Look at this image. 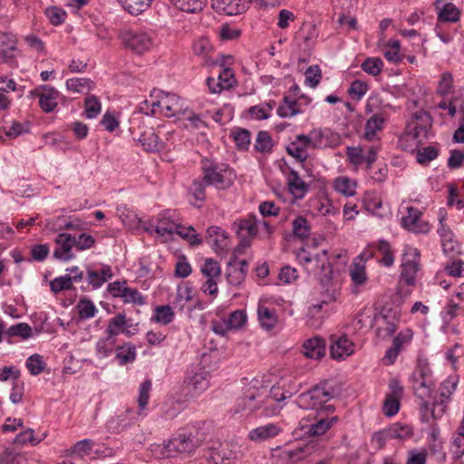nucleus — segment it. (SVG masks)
Returning a JSON list of instances; mask_svg holds the SVG:
<instances>
[{
  "instance_id": "obj_1",
  "label": "nucleus",
  "mask_w": 464,
  "mask_h": 464,
  "mask_svg": "<svg viewBox=\"0 0 464 464\" xmlns=\"http://www.w3.org/2000/svg\"><path fill=\"white\" fill-rule=\"evenodd\" d=\"M151 385L150 380H145L140 383L139 387L138 411L128 408L125 411L111 417L107 421V428L111 432L120 433L138 420L139 417L142 414V411L146 409V406L149 403Z\"/></svg>"
},
{
  "instance_id": "obj_2",
  "label": "nucleus",
  "mask_w": 464,
  "mask_h": 464,
  "mask_svg": "<svg viewBox=\"0 0 464 464\" xmlns=\"http://www.w3.org/2000/svg\"><path fill=\"white\" fill-rule=\"evenodd\" d=\"M334 389L329 381L324 380L313 386L307 392L299 394L295 401L301 409L334 412V407L331 404H326L334 397Z\"/></svg>"
},
{
  "instance_id": "obj_3",
  "label": "nucleus",
  "mask_w": 464,
  "mask_h": 464,
  "mask_svg": "<svg viewBox=\"0 0 464 464\" xmlns=\"http://www.w3.org/2000/svg\"><path fill=\"white\" fill-rule=\"evenodd\" d=\"M201 169L207 184L215 186L218 189L229 188L236 177L227 164L218 163L207 158L201 160Z\"/></svg>"
},
{
  "instance_id": "obj_4",
  "label": "nucleus",
  "mask_w": 464,
  "mask_h": 464,
  "mask_svg": "<svg viewBox=\"0 0 464 464\" xmlns=\"http://www.w3.org/2000/svg\"><path fill=\"white\" fill-rule=\"evenodd\" d=\"M160 95L158 96V100L152 102V109L150 111H146L143 106L140 107V111L145 114L154 113V107L158 106L166 117H179L185 116L188 112V106L185 104L184 100L174 93H165L160 92Z\"/></svg>"
},
{
  "instance_id": "obj_5",
  "label": "nucleus",
  "mask_w": 464,
  "mask_h": 464,
  "mask_svg": "<svg viewBox=\"0 0 464 464\" xmlns=\"http://www.w3.org/2000/svg\"><path fill=\"white\" fill-rule=\"evenodd\" d=\"M414 395L420 400V418L422 421L430 420V401L435 389L434 380L417 379L411 377Z\"/></svg>"
},
{
  "instance_id": "obj_6",
  "label": "nucleus",
  "mask_w": 464,
  "mask_h": 464,
  "mask_svg": "<svg viewBox=\"0 0 464 464\" xmlns=\"http://www.w3.org/2000/svg\"><path fill=\"white\" fill-rule=\"evenodd\" d=\"M457 382L447 379L442 382L439 388V395H432V402H430V418L440 419L446 411L447 404L456 390Z\"/></svg>"
},
{
  "instance_id": "obj_7",
  "label": "nucleus",
  "mask_w": 464,
  "mask_h": 464,
  "mask_svg": "<svg viewBox=\"0 0 464 464\" xmlns=\"http://www.w3.org/2000/svg\"><path fill=\"white\" fill-rule=\"evenodd\" d=\"M122 41L127 48L142 54L150 50L154 37L151 33L143 30H128L122 34Z\"/></svg>"
},
{
  "instance_id": "obj_8",
  "label": "nucleus",
  "mask_w": 464,
  "mask_h": 464,
  "mask_svg": "<svg viewBox=\"0 0 464 464\" xmlns=\"http://www.w3.org/2000/svg\"><path fill=\"white\" fill-rule=\"evenodd\" d=\"M327 255L328 252L326 250H323L321 254H317L315 256L316 263L318 266H321L322 271L324 272V274L320 276V284L326 295V299L323 301L324 304L334 301L336 299L337 294V287L336 285L333 282V270L328 262Z\"/></svg>"
},
{
  "instance_id": "obj_9",
  "label": "nucleus",
  "mask_w": 464,
  "mask_h": 464,
  "mask_svg": "<svg viewBox=\"0 0 464 464\" xmlns=\"http://www.w3.org/2000/svg\"><path fill=\"white\" fill-rule=\"evenodd\" d=\"M208 373L203 368L196 367L187 372L184 380V389L187 390L186 396L196 397L208 389L209 381Z\"/></svg>"
},
{
  "instance_id": "obj_10",
  "label": "nucleus",
  "mask_w": 464,
  "mask_h": 464,
  "mask_svg": "<svg viewBox=\"0 0 464 464\" xmlns=\"http://www.w3.org/2000/svg\"><path fill=\"white\" fill-rule=\"evenodd\" d=\"M420 268V253L418 249L409 247L402 256L401 282L407 285H415L416 274Z\"/></svg>"
},
{
  "instance_id": "obj_11",
  "label": "nucleus",
  "mask_w": 464,
  "mask_h": 464,
  "mask_svg": "<svg viewBox=\"0 0 464 464\" xmlns=\"http://www.w3.org/2000/svg\"><path fill=\"white\" fill-rule=\"evenodd\" d=\"M19 54L17 39L12 34H4L0 37V59L13 67L18 66L16 57Z\"/></svg>"
},
{
  "instance_id": "obj_12",
  "label": "nucleus",
  "mask_w": 464,
  "mask_h": 464,
  "mask_svg": "<svg viewBox=\"0 0 464 464\" xmlns=\"http://www.w3.org/2000/svg\"><path fill=\"white\" fill-rule=\"evenodd\" d=\"M205 457L211 464H232L237 454L228 443H218V446L209 448Z\"/></svg>"
},
{
  "instance_id": "obj_13",
  "label": "nucleus",
  "mask_w": 464,
  "mask_h": 464,
  "mask_svg": "<svg viewBox=\"0 0 464 464\" xmlns=\"http://www.w3.org/2000/svg\"><path fill=\"white\" fill-rule=\"evenodd\" d=\"M430 127V121L428 115L421 111L415 112L406 126V135L419 140L427 137Z\"/></svg>"
},
{
  "instance_id": "obj_14",
  "label": "nucleus",
  "mask_w": 464,
  "mask_h": 464,
  "mask_svg": "<svg viewBox=\"0 0 464 464\" xmlns=\"http://www.w3.org/2000/svg\"><path fill=\"white\" fill-rule=\"evenodd\" d=\"M254 0H211L212 8L227 15L245 13Z\"/></svg>"
},
{
  "instance_id": "obj_15",
  "label": "nucleus",
  "mask_w": 464,
  "mask_h": 464,
  "mask_svg": "<svg viewBox=\"0 0 464 464\" xmlns=\"http://www.w3.org/2000/svg\"><path fill=\"white\" fill-rule=\"evenodd\" d=\"M264 399L259 392H246V394L237 399L235 412L249 415L258 410L264 403Z\"/></svg>"
},
{
  "instance_id": "obj_16",
  "label": "nucleus",
  "mask_w": 464,
  "mask_h": 464,
  "mask_svg": "<svg viewBox=\"0 0 464 464\" xmlns=\"http://www.w3.org/2000/svg\"><path fill=\"white\" fill-rule=\"evenodd\" d=\"M33 94L39 98V106L44 112L53 111L58 105L60 92L53 87L43 85Z\"/></svg>"
},
{
  "instance_id": "obj_17",
  "label": "nucleus",
  "mask_w": 464,
  "mask_h": 464,
  "mask_svg": "<svg viewBox=\"0 0 464 464\" xmlns=\"http://www.w3.org/2000/svg\"><path fill=\"white\" fill-rule=\"evenodd\" d=\"M206 241L218 254L227 252L229 246L228 234L218 226H212L207 229Z\"/></svg>"
},
{
  "instance_id": "obj_18",
  "label": "nucleus",
  "mask_w": 464,
  "mask_h": 464,
  "mask_svg": "<svg viewBox=\"0 0 464 464\" xmlns=\"http://www.w3.org/2000/svg\"><path fill=\"white\" fill-rule=\"evenodd\" d=\"M421 212L413 207L407 208V216L401 218L402 227L414 233H428L430 225L420 219Z\"/></svg>"
},
{
  "instance_id": "obj_19",
  "label": "nucleus",
  "mask_w": 464,
  "mask_h": 464,
  "mask_svg": "<svg viewBox=\"0 0 464 464\" xmlns=\"http://www.w3.org/2000/svg\"><path fill=\"white\" fill-rule=\"evenodd\" d=\"M57 247L53 251V256L57 259L68 261L74 258L72 249L75 244V237L68 233H60L55 238Z\"/></svg>"
},
{
  "instance_id": "obj_20",
  "label": "nucleus",
  "mask_w": 464,
  "mask_h": 464,
  "mask_svg": "<svg viewBox=\"0 0 464 464\" xmlns=\"http://www.w3.org/2000/svg\"><path fill=\"white\" fill-rule=\"evenodd\" d=\"M247 269L248 262L246 259L239 261L230 259L227 275L228 284L235 286L241 285L246 279Z\"/></svg>"
},
{
  "instance_id": "obj_21",
  "label": "nucleus",
  "mask_w": 464,
  "mask_h": 464,
  "mask_svg": "<svg viewBox=\"0 0 464 464\" xmlns=\"http://www.w3.org/2000/svg\"><path fill=\"white\" fill-rule=\"evenodd\" d=\"M354 344L346 336H331L330 353L334 359L343 360L353 353Z\"/></svg>"
},
{
  "instance_id": "obj_22",
  "label": "nucleus",
  "mask_w": 464,
  "mask_h": 464,
  "mask_svg": "<svg viewBox=\"0 0 464 464\" xmlns=\"http://www.w3.org/2000/svg\"><path fill=\"white\" fill-rule=\"evenodd\" d=\"M233 227L240 239L247 238L250 242L258 232L257 221L255 216L249 215L246 218L233 223Z\"/></svg>"
},
{
  "instance_id": "obj_23",
  "label": "nucleus",
  "mask_w": 464,
  "mask_h": 464,
  "mask_svg": "<svg viewBox=\"0 0 464 464\" xmlns=\"http://www.w3.org/2000/svg\"><path fill=\"white\" fill-rule=\"evenodd\" d=\"M309 143L306 142L304 134H299L295 140L291 141L286 147V152L302 163V167L305 168L304 161L308 158Z\"/></svg>"
},
{
  "instance_id": "obj_24",
  "label": "nucleus",
  "mask_w": 464,
  "mask_h": 464,
  "mask_svg": "<svg viewBox=\"0 0 464 464\" xmlns=\"http://www.w3.org/2000/svg\"><path fill=\"white\" fill-rule=\"evenodd\" d=\"M281 431L282 429L278 425L268 423L251 430L248 438L252 441L262 442L277 436Z\"/></svg>"
},
{
  "instance_id": "obj_25",
  "label": "nucleus",
  "mask_w": 464,
  "mask_h": 464,
  "mask_svg": "<svg viewBox=\"0 0 464 464\" xmlns=\"http://www.w3.org/2000/svg\"><path fill=\"white\" fill-rule=\"evenodd\" d=\"M303 353L311 359H321L325 353V343L320 337H313L303 344Z\"/></svg>"
},
{
  "instance_id": "obj_26",
  "label": "nucleus",
  "mask_w": 464,
  "mask_h": 464,
  "mask_svg": "<svg viewBox=\"0 0 464 464\" xmlns=\"http://www.w3.org/2000/svg\"><path fill=\"white\" fill-rule=\"evenodd\" d=\"M113 273L110 266H102L101 270L87 269V280L93 289L101 287L105 282L111 279Z\"/></svg>"
},
{
  "instance_id": "obj_27",
  "label": "nucleus",
  "mask_w": 464,
  "mask_h": 464,
  "mask_svg": "<svg viewBox=\"0 0 464 464\" xmlns=\"http://www.w3.org/2000/svg\"><path fill=\"white\" fill-rule=\"evenodd\" d=\"M287 186L291 194L296 198H303L308 192V185L295 169H291L287 175Z\"/></svg>"
},
{
  "instance_id": "obj_28",
  "label": "nucleus",
  "mask_w": 464,
  "mask_h": 464,
  "mask_svg": "<svg viewBox=\"0 0 464 464\" xmlns=\"http://www.w3.org/2000/svg\"><path fill=\"white\" fill-rule=\"evenodd\" d=\"M167 449L170 452L175 451L188 454H190L195 450L184 430L169 440Z\"/></svg>"
},
{
  "instance_id": "obj_29",
  "label": "nucleus",
  "mask_w": 464,
  "mask_h": 464,
  "mask_svg": "<svg viewBox=\"0 0 464 464\" xmlns=\"http://www.w3.org/2000/svg\"><path fill=\"white\" fill-rule=\"evenodd\" d=\"M384 127V118L380 114L372 115L366 121L363 137L368 141L378 140L377 133Z\"/></svg>"
},
{
  "instance_id": "obj_30",
  "label": "nucleus",
  "mask_w": 464,
  "mask_h": 464,
  "mask_svg": "<svg viewBox=\"0 0 464 464\" xmlns=\"http://www.w3.org/2000/svg\"><path fill=\"white\" fill-rule=\"evenodd\" d=\"M441 1L437 0L435 3V6L439 9L438 19L440 22H450L456 23L459 20L460 11L459 9L452 3H446L440 7Z\"/></svg>"
},
{
  "instance_id": "obj_31",
  "label": "nucleus",
  "mask_w": 464,
  "mask_h": 464,
  "mask_svg": "<svg viewBox=\"0 0 464 464\" xmlns=\"http://www.w3.org/2000/svg\"><path fill=\"white\" fill-rule=\"evenodd\" d=\"M390 311H386L385 309H382L380 313L379 316H375V319H382L384 323V326H380L377 329V334L378 336L382 338H387L392 336L395 334L397 328H398V323L399 319L396 317H392L391 320L389 319V313Z\"/></svg>"
},
{
  "instance_id": "obj_32",
  "label": "nucleus",
  "mask_w": 464,
  "mask_h": 464,
  "mask_svg": "<svg viewBox=\"0 0 464 464\" xmlns=\"http://www.w3.org/2000/svg\"><path fill=\"white\" fill-rule=\"evenodd\" d=\"M127 325L126 315L124 314L119 313L114 317L109 320L107 328L105 330L106 336L111 337L113 340H116L117 336L121 333L130 332L125 329Z\"/></svg>"
},
{
  "instance_id": "obj_33",
  "label": "nucleus",
  "mask_w": 464,
  "mask_h": 464,
  "mask_svg": "<svg viewBox=\"0 0 464 464\" xmlns=\"http://www.w3.org/2000/svg\"><path fill=\"white\" fill-rule=\"evenodd\" d=\"M257 315L261 327L267 331L275 328L278 323V318L276 310L271 309L266 305H258Z\"/></svg>"
},
{
  "instance_id": "obj_34",
  "label": "nucleus",
  "mask_w": 464,
  "mask_h": 464,
  "mask_svg": "<svg viewBox=\"0 0 464 464\" xmlns=\"http://www.w3.org/2000/svg\"><path fill=\"white\" fill-rule=\"evenodd\" d=\"M230 137L233 139L236 148L240 151H246L251 144V132L244 128L235 127L231 130Z\"/></svg>"
},
{
  "instance_id": "obj_35",
  "label": "nucleus",
  "mask_w": 464,
  "mask_h": 464,
  "mask_svg": "<svg viewBox=\"0 0 464 464\" xmlns=\"http://www.w3.org/2000/svg\"><path fill=\"white\" fill-rule=\"evenodd\" d=\"M332 134V131L328 129L324 130L321 129H314L310 130L308 134H304V137L309 146L314 149L327 146L325 140Z\"/></svg>"
},
{
  "instance_id": "obj_36",
  "label": "nucleus",
  "mask_w": 464,
  "mask_h": 464,
  "mask_svg": "<svg viewBox=\"0 0 464 464\" xmlns=\"http://www.w3.org/2000/svg\"><path fill=\"white\" fill-rule=\"evenodd\" d=\"M139 140L148 152H157L162 149V142L153 130L144 131Z\"/></svg>"
},
{
  "instance_id": "obj_37",
  "label": "nucleus",
  "mask_w": 464,
  "mask_h": 464,
  "mask_svg": "<svg viewBox=\"0 0 464 464\" xmlns=\"http://www.w3.org/2000/svg\"><path fill=\"white\" fill-rule=\"evenodd\" d=\"M275 142L268 131L260 130L254 143V150L262 154H270L274 149Z\"/></svg>"
},
{
  "instance_id": "obj_38",
  "label": "nucleus",
  "mask_w": 464,
  "mask_h": 464,
  "mask_svg": "<svg viewBox=\"0 0 464 464\" xmlns=\"http://www.w3.org/2000/svg\"><path fill=\"white\" fill-rule=\"evenodd\" d=\"M338 420L336 416L330 418H322L319 420L308 426L306 433L309 436H321L326 433L330 428Z\"/></svg>"
},
{
  "instance_id": "obj_39",
  "label": "nucleus",
  "mask_w": 464,
  "mask_h": 464,
  "mask_svg": "<svg viewBox=\"0 0 464 464\" xmlns=\"http://www.w3.org/2000/svg\"><path fill=\"white\" fill-rule=\"evenodd\" d=\"M298 113H301L298 102L289 96H285L283 102L277 108V114L282 118H289Z\"/></svg>"
},
{
  "instance_id": "obj_40",
  "label": "nucleus",
  "mask_w": 464,
  "mask_h": 464,
  "mask_svg": "<svg viewBox=\"0 0 464 464\" xmlns=\"http://www.w3.org/2000/svg\"><path fill=\"white\" fill-rule=\"evenodd\" d=\"M208 0H169L178 9L187 13L201 11Z\"/></svg>"
},
{
  "instance_id": "obj_41",
  "label": "nucleus",
  "mask_w": 464,
  "mask_h": 464,
  "mask_svg": "<svg viewBox=\"0 0 464 464\" xmlns=\"http://www.w3.org/2000/svg\"><path fill=\"white\" fill-rule=\"evenodd\" d=\"M413 435V429L408 424L394 423L388 428V436L391 439L407 440Z\"/></svg>"
},
{
  "instance_id": "obj_42",
  "label": "nucleus",
  "mask_w": 464,
  "mask_h": 464,
  "mask_svg": "<svg viewBox=\"0 0 464 464\" xmlns=\"http://www.w3.org/2000/svg\"><path fill=\"white\" fill-rule=\"evenodd\" d=\"M177 228H179V224L164 214L159 218L155 232L160 236L172 235L176 233Z\"/></svg>"
},
{
  "instance_id": "obj_43",
  "label": "nucleus",
  "mask_w": 464,
  "mask_h": 464,
  "mask_svg": "<svg viewBox=\"0 0 464 464\" xmlns=\"http://www.w3.org/2000/svg\"><path fill=\"white\" fill-rule=\"evenodd\" d=\"M236 83V79L234 76V72L230 68H223L218 73L217 86H220V88H216L213 90L214 92H222L223 90H228L232 88Z\"/></svg>"
},
{
  "instance_id": "obj_44",
  "label": "nucleus",
  "mask_w": 464,
  "mask_h": 464,
  "mask_svg": "<svg viewBox=\"0 0 464 464\" xmlns=\"http://www.w3.org/2000/svg\"><path fill=\"white\" fill-rule=\"evenodd\" d=\"M464 310V304L457 302L453 298L450 299L441 313L442 319L445 323H450L459 312Z\"/></svg>"
},
{
  "instance_id": "obj_45",
  "label": "nucleus",
  "mask_w": 464,
  "mask_h": 464,
  "mask_svg": "<svg viewBox=\"0 0 464 464\" xmlns=\"http://www.w3.org/2000/svg\"><path fill=\"white\" fill-rule=\"evenodd\" d=\"M66 87L73 92H83L93 89L94 83L88 78H71L66 81Z\"/></svg>"
},
{
  "instance_id": "obj_46",
  "label": "nucleus",
  "mask_w": 464,
  "mask_h": 464,
  "mask_svg": "<svg viewBox=\"0 0 464 464\" xmlns=\"http://www.w3.org/2000/svg\"><path fill=\"white\" fill-rule=\"evenodd\" d=\"M176 234L188 241L191 246L201 245L203 241L199 235L196 232L195 228L191 226L185 227L179 224V228H177Z\"/></svg>"
},
{
  "instance_id": "obj_47",
  "label": "nucleus",
  "mask_w": 464,
  "mask_h": 464,
  "mask_svg": "<svg viewBox=\"0 0 464 464\" xmlns=\"http://www.w3.org/2000/svg\"><path fill=\"white\" fill-rule=\"evenodd\" d=\"M76 309L81 320L92 318L97 313V308L92 301L87 298L81 299L76 305Z\"/></svg>"
},
{
  "instance_id": "obj_48",
  "label": "nucleus",
  "mask_w": 464,
  "mask_h": 464,
  "mask_svg": "<svg viewBox=\"0 0 464 464\" xmlns=\"http://www.w3.org/2000/svg\"><path fill=\"white\" fill-rule=\"evenodd\" d=\"M153 0H119L124 9L131 14H139L145 11Z\"/></svg>"
},
{
  "instance_id": "obj_49",
  "label": "nucleus",
  "mask_w": 464,
  "mask_h": 464,
  "mask_svg": "<svg viewBox=\"0 0 464 464\" xmlns=\"http://www.w3.org/2000/svg\"><path fill=\"white\" fill-rule=\"evenodd\" d=\"M192 430L197 433V438L199 440L200 445L212 439L213 426L210 422L203 421L192 425Z\"/></svg>"
},
{
  "instance_id": "obj_50",
  "label": "nucleus",
  "mask_w": 464,
  "mask_h": 464,
  "mask_svg": "<svg viewBox=\"0 0 464 464\" xmlns=\"http://www.w3.org/2000/svg\"><path fill=\"white\" fill-rule=\"evenodd\" d=\"M311 227L307 219L302 216H298L293 221V233L294 236L304 239L307 238L310 235Z\"/></svg>"
},
{
  "instance_id": "obj_51",
  "label": "nucleus",
  "mask_w": 464,
  "mask_h": 464,
  "mask_svg": "<svg viewBox=\"0 0 464 464\" xmlns=\"http://www.w3.org/2000/svg\"><path fill=\"white\" fill-rule=\"evenodd\" d=\"M382 67L383 62L379 57H368L361 64L362 70L372 76L379 75Z\"/></svg>"
},
{
  "instance_id": "obj_52",
  "label": "nucleus",
  "mask_w": 464,
  "mask_h": 464,
  "mask_svg": "<svg viewBox=\"0 0 464 464\" xmlns=\"http://www.w3.org/2000/svg\"><path fill=\"white\" fill-rule=\"evenodd\" d=\"M400 42L398 40H390L386 44V50L383 53L384 57L391 63H399L402 60L400 53Z\"/></svg>"
},
{
  "instance_id": "obj_53",
  "label": "nucleus",
  "mask_w": 464,
  "mask_h": 464,
  "mask_svg": "<svg viewBox=\"0 0 464 464\" xmlns=\"http://www.w3.org/2000/svg\"><path fill=\"white\" fill-rule=\"evenodd\" d=\"M231 331H237L246 324L247 315L244 310L233 311L228 318L226 319Z\"/></svg>"
},
{
  "instance_id": "obj_54",
  "label": "nucleus",
  "mask_w": 464,
  "mask_h": 464,
  "mask_svg": "<svg viewBox=\"0 0 464 464\" xmlns=\"http://www.w3.org/2000/svg\"><path fill=\"white\" fill-rule=\"evenodd\" d=\"M85 115L88 119L96 118L102 111V104L95 95H89L84 101Z\"/></svg>"
},
{
  "instance_id": "obj_55",
  "label": "nucleus",
  "mask_w": 464,
  "mask_h": 464,
  "mask_svg": "<svg viewBox=\"0 0 464 464\" xmlns=\"http://www.w3.org/2000/svg\"><path fill=\"white\" fill-rule=\"evenodd\" d=\"M200 271L207 278H218L221 274V266L213 258H206Z\"/></svg>"
},
{
  "instance_id": "obj_56",
  "label": "nucleus",
  "mask_w": 464,
  "mask_h": 464,
  "mask_svg": "<svg viewBox=\"0 0 464 464\" xmlns=\"http://www.w3.org/2000/svg\"><path fill=\"white\" fill-rule=\"evenodd\" d=\"M5 334L9 337L19 336L22 339L25 340L32 336L33 330H32V327L28 324L19 323V324L10 326L6 330Z\"/></svg>"
},
{
  "instance_id": "obj_57",
  "label": "nucleus",
  "mask_w": 464,
  "mask_h": 464,
  "mask_svg": "<svg viewBox=\"0 0 464 464\" xmlns=\"http://www.w3.org/2000/svg\"><path fill=\"white\" fill-rule=\"evenodd\" d=\"M376 248L382 255L379 262L384 266H392L394 263V257L390 244L386 240H381L377 244Z\"/></svg>"
},
{
  "instance_id": "obj_58",
  "label": "nucleus",
  "mask_w": 464,
  "mask_h": 464,
  "mask_svg": "<svg viewBox=\"0 0 464 464\" xmlns=\"http://www.w3.org/2000/svg\"><path fill=\"white\" fill-rule=\"evenodd\" d=\"M334 189L344 196L355 194V184L347 177H339L334 180Z\"/></svg>"
},
{
  "instance_id": "obj_59",
  "label": "nucleus",
  "mask_w": 464,
  "mask_h": 464,
  "mask_svg": "<svg viewBox=\"0 0 464 464\" xmlns=\"http://www.w3.org/2000/svg\"><path fill=\"white\" fill-rule=\"evenodd\" d=\"M116 357L120 361V364L124 365L130 362H133L136 358V347L131 343H126L118 347Z\"/></svg>"
},
{
  "instance_id": "obj_60",
  "label": "nucleus",
  "mask_w": 464,
  "mask_h": 464,
  "mask_svg": "<svg viewBox=\"0 0 464 464\" xmlns=\"http://www.w3.org/2000/svg\"><path fill=\"white\" fill-rule=\"evenodd\" d=\"M350 276H351L352 281L355 285H363L367 280L364 265L354 260L351 266V269H350Z\"/></svg>"
},
{
  "instance_id": "obj_61",
  "label": "nucleus",
  "mask_w": 464,
  "mask_h": 464,
  "mask_svg": "<svg viewBox=\"0 0 464 464\" xmlns=\"http://www.w3.org/2000/svg\"><path fill=\"white\" fill-rule=\"evenodd\" d=\"M94 446V441L90 439H84L76 442L71 448V454H73L77 457H83L90 455L92 451Z\"/></svg>"
},
{
  "instance_id": "obj_62",
  "label": "nucleus",
  "mask_w": 464,
  "mask_h": 464,
  "mask_svg": "<svg viewBox=\"0 0 464 464\" xmlns=\"http://www.w3.org/2000/svg\"><path fill=\"white\" fill-rule=\"evenodd\" d=\"M45 15L53 25H60L65 21L66 12L57 6H49L45 9Z\"/></svg>"
},
{
  "instance_id": "obj_63",
  "label": "nucleus",
  "mask_w": 464,
  "mask_h": 464,
  "mask_svg": "<svg viewBox=\"0 0 464 464\" xmlns=\"http://www.w3.org/2000/svg\"><path fill=\"white\" fill-rule=\"evenodd\" d=\"M192 49L195 55L207 57L212 51V44L208 38L201 37L194 42Z\"/></svg>"
},
{
  "instance_id": "obj_64",
  "label": "nucleus",
  "mask_w": 464,
  "mask_h": 464,
  "mask_svg": "<svg viewBox=\"0 0 464 464\" xmlns=\"http://www.w3.org/2000/svg\"><path fill=\"white\" fill-rule=\"evenodd\" d=\"M26 367L28 368L31 374L38 375L44 372L45 368V362H44L41 355L34 354L26 360Z\"/></svg>"
}]
</instances>
